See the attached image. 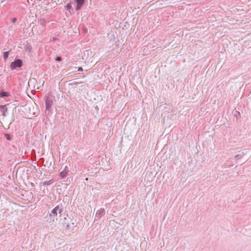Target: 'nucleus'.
Segmentation results:
<instances>
[{
	"instance_id": "obj_12",
	"label": "nucleus",
	"mask_w": 251,
	"mask_h": 251,
	"mask_svg": "<svg viewBox=\"0 0 251 251\" xmlns=\"http://www.w3.org/2000/svg\"><path fill=\"white\" fill-rule=\"evenodd\" d=\"M5 109H7V108L6 107L5 105H0V110L1 112L2 111H3L4 110H5Z\"/></svg>"
},
{
	"instance_id": "obj_6",
	"label": "nucleus",
	"mask_w": 251,
	"mask_h": 251,
	"mask_svg": "<svg viewBox=\"0 0 251 251\" xmlns=\"http://www.w3.org/2000/svg\"><path fill=\"white\" fill-rule=\"evenodd\" d=\"M68 174V171L67 170V166H65V169L62 172L60 173V176L64 178H65Z\"/></svg>"
},
{
	"instance_id": "obj_3",
	"label": "nucleus",
	"mask_w": 251,
	"mask_h": 251,
	"mask_svg": "<svg viewBox=\"0 0 251 251\" xmlns=\"http://www.w3.org/2000/svg\"><path fill=\"white\" fill-rule=\"evenodd\" d=\"M23 62L21 59H16L14 61L11 62L10 68L12 70H14L17 68H20L22 66Z\"/></svg>"
},
{
	"instance_id": "obj_10",
	"label": "nucleus",
	"mask_w": 251,
	"mask_h": 251,
	"mask_svg": "<svg viewBox=\"0 0 251 251\" xmlns=\"http://www.w3.org/2000/svg\"><path fill=\"white\" fill-rule=\"evenodd\" d=\"M53 182V180L52 179H50L49 180L45 181L43 182V185L45 186H48V185H50Z\"/></svg>"
},
{
	"instance_id": "obj_5",
	"label": "nucleus",
	"mask_w": 251,
	"mask_h": 251,
	"mask_svg": "<svg viewBox=\"0 0 251 251\" xmlns=\"http://www.w3.org/2000/svg\"><path fill=\"white\" fill-rule=\"evenodd\" d=\"M105 214L104 209L101 208L98 210L96 214L95 218H100Z\"/></svg>"
},
{
	"instance_id": "obj_8",
	"label": "nucleus",
	"mask_w": 251,
	"mask_h": 251,
	"mask_svg": "<svg viewBox=\"0 0 251 251\" xmlns=\"http://www.w3.org/2000/svg\"><path fill=\"white\" fill-rule=\"evenodd\" d=\"M9 96V94L7 92L1 91L0 92V97L3 98Z\"/></svg>"
},
{
	"instance_id": "obj_15",
	"label": "nucleus",
	"mask_w": 251,
	"mask_h": 251,
	"mask_svg": "<svg viewBox=\"0 0 251 251\" xmlns=\"http://www.w3.org/2000/svg\"><path fill=\"white\" fill-rule=\"evenodd\" d=\"M61 59H62V58H61V57H60V56H58V57H57L56 58V59H55V60H56V61H61Z\"/></svg>"
},
{
	"instance_id": "obj_2",
	"label": "nucleus",
	"mask_w": 251,
	"mask_h": 251,
	"mask_svg": "<svg viewBox=\"0 0 251 251\" xmlns=\"http://www.w3.org/2000/svg\"><path fill=\"white\" fill-rule=\"evenodd\" d=\"M65 221L66 222H65L64 224L66 225V228L68 229H72L75 226V223L74 222L72 219H71L70 218L69 219H67L66 218H64Z\"/></svg>"
},
{
	"instance_id": "obj_4",
	"label": "nucleus",
	"mask_w": 251,
	"mask_h": 251,
	"mask_svg": "<svg viewBox=\"0 0 251 251\" xmlns=\"http://www.w3.org/2000/svg\"><path fill=\"white\" fill-rule=\"evenodd\" d=\"M53 102L51 97H47L46 99V110H50L52 105Z\"/></svg>"
},
{
	"instance_id": "obj_16",
	"label": "nucleus",
	"mask_w": 251,
	"mask_h": 251,
	"mask_svg": "<svg viewBox=\"0 0 251 251\" xmlns=\"http://www.w3.org/2000/svg\"><path fill=\"white\" fill-rule=\"evenodd\" d=\"M78 70V71H83V68H82V67H79V68H78V70Z\"/></svg>"
},
{
	"instance_id": "obj_11",
	"label": "nucleus",
	"mask_w": 251,
	"mask_h": 251,
	"mask_svg": "<svg viewBox=\"0 0 251 251\" xmlns=\"http://www.w3.org/2000/svg\"><path fill=\"white\" fill-rule=\"evenodd\" d=\"M9 51H5L3 52V59L6 60L8 57Z\"/></svg>"
},
{
	"instance_id": "obj_9",
	"label": "nucleus",
	"mask_w": 251,
	"mask_h": 251,
	"mask_svg": "<svg viewBox=\"0 0 251 251\" xmlns=\"http://www.w3.org/2000/svg\"><path fill=\"white\" fill-rule=\"evenodd\" d=\"M244 154H245V153L243 152H242L240 154H238L235 156L234 159L235 160L239 159L241 158L244 156Z\"/></svg>"
},
{
	"instance_id": "obj_14",
	"label": "nucleus",
	"mask_w": 251,
	"mask_h": 251,
	"mask_svg": "<svg viewBox=\"0 0 251 251\" xmlns=\"http://www.w3.org/2000/svg\"><path fill=\"white\" fill-rule=\"evenodd\" d=\"M66 7L67 8V9H70L72 7V5H71V3H68L67 5H66Z\"/></svg>"
},
{
	"instance_id": "obj_7",
	"label": "nucleus",
	"mask_w": 251,
	"mask_h": 251,
	"mask_svg": "<svg viewBox=\"0 0 251 251\" xmlns=\"http://www.w3.org/2000/svg\"><path fill=\"white\" fill-rule=\"evenodd\" d=\"M76 2L77 3L76 9L78 10L81 7L82 5L84 4V0H76Z\"/></svg>"
},
{
	"instance_id": "obj_13",
	"label": "nucleus",
	"mask_w": 251,
	"mask_h": 251,
	"mask_svg": "<svg viewBox=\"0 0 251 251\" xmlns=\"http://www.w3.org/2000/svg\"><path fill=\"white\" fill-rule=\"evenodd\" d=\"M2 116L3 117H5V116H6L7 113V109H5V110L2 111Z\"/></svg>"
},
{
	"instance_id": "obj_1",
	"label": "nucleus",
	"mask_w": 251,
	"mask_h": 251,
	"mask_svg": "<svg viewBox=\"0 0 251 251\" xmlns=\"http://www.w3.org/2000/svg\"><path fill=\"white\" fill-rule=\"evenodd\" d=\"M63 211L61 206L57 205L51 211V213L47 215V221L49 223H53L57 220L56 217L58 214H61Z\"/></svg>"
},
{
	"instance_id": "obj_17",
	"label": "nucleus",
	"mask_w": 251,
	"mask_h": 251,
	"mask_svg": "<svg viewBox=\"0 0 251 251\" xmlns=\"http://www.w3.org/2000/svg\"><path fill=\"white\" fill-rule=\"evenodd\" d=\"M16 18H13L12 19V22H13V23H14L16 22Z\"/></svg>"
}]
</instances>
